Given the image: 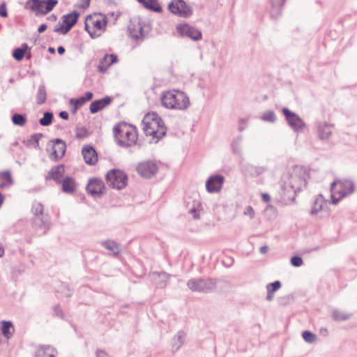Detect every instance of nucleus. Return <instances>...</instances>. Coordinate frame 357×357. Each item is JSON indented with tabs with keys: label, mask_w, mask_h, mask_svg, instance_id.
Wrapping results in <instances>:
<instances>
[{
	"label": "nucleus",
	"mask_w": 357,
	"mask_h": 357,
	"mask_svg": "<svg viewBox=\"0 0 357 357\" xmlns=\"http://www.w3.org/2000/svg\"><path fill=\"white\" fill-rule=\"evenodd\" d=\"M287 0H270L269 15L272 20L278 19L282 13V10Z\"/></svg>",
	"instance_id": "16"
},
{
	"label": "nucleus",
	"mask_w": 357,
	"mask_h": 357,
	"mask_svg": "<svg viewBox=\"0 0 357 357\" xmlns=\"http://www.w3.org/2000/svg\"><path fill=\"white\" fill-rule=\"evenodd\" d=\"M282 113L289 126L295 132H300L307 128L305 121L295 112L287 107L282 109Z\"/></svg>",
	"instance_id": "7"
},
{
	"label": "nucleus",
	"mask_w": 357,
	"mask_h": 357,
	"mask_svg": "<svg viewBox=\"0 0 357 357\" xmlns=\"http://www.w3.org/2000/svg\"><path fill=\"white\" fill-rule=\"evenodd\" d=\"M60 183H61L63 192L66 193L71 194L74 192L76 189V183L71 176H66Z\"/></svg>",
	"instance_id": "23"
},
{
	"label": "nucleus",
	"mask_w": 357,
	"mask_h": 357,
	"mask_svg": "<svg viewBox=\"0 0 357 357\" xmlns=\"http://www.w3.org/2000/svg\"><path fill=\"white\" fill-rule=\"evenodd\" d=\"M112 102V98L108 96L101 99L93 100L91 102L89 106L90 112L91 114H96L110 105Z\"/></svg>",
	"instance_id": "19"
},
{
	"label": "nucleus",
	"mask_w": 357,
	"mask_h": 357,
	"mask_svg": "<svg viewBox=\"0 0 357 357\" xmlns=\"http://www.w3.org/2000/svg\"><path fill=\"white\" fill-rule=\"evenodd\" d=\"M197 209L194 206L191 209H190L189 213L193 215L194 219H199V216L197 213Z\"/></svg>",
	"instance_id": "57"
},
{
	"label": "nucleus",
	"mask_w": 357,
	"mask_h": 357,
	"mask_svg": "<svg viewBox=\"0 0 357 357\" xmlns=\"http://www.w3.org/2000/svg\"><path fill=\"white\" fill-rule=\"evenodd\" d=\"M240 123V126H239V128H238V130L240 132H242L245 130V127L243 126V124H245L246 123V121L243 119H241L239 121Z\"/></svg>",
	"instance_id": "59"
},
{
	"label": "nucleus",
	"mask_w": 357,
	"mask_h": 357,
	"mask_svg": "<svg viewBox=\"0 0 357 357\" xmlns=\"http://www.w3.org/2000/svg\"><path fill=\"white\" fill-rule=\"evenodd\" d=\"M13 183V179L9 171L0 173V187L5 188Z\"/></svg>",
	"instance_id": "33"
},
{
	"label": "nucleus",
	"mask_w": 357,
	"mask_h": 357,
	"mask_svg": "<svg viewBox=\"0 0 357 357\" xmlns=\"http://www.w3.org/2000/svg\"><path fill=\"white\" fill-rule=\"evenodd\" d=\"M342 198H340V196L338 198H336L335 195H331V202L333 204H337Z\"/></svg>",
	"instance_id": "61"
},
{
	"label": "nucleus",
	"mask_w": 357,
	"mask_h": 357,
	"mask_svg": "<svg viewBox=\"0 0 357 357\" xmlns=\"http://www.w3.org/2000/svg\"><path fill=\"white\" fill-rule=\"evenodd\" d=\"M1 331L2 335L7 339H10L13 336L14 332V327L10 321H1L0 322Z\"/></svg>",
	"instance_id": "27"
},
{
	"label": "nucleus",
	"mask_w": 357,
	"mask_h": 357,
	"mask_svg": "<svg viewBox=\"0 0 357 357\" xmlns=\"http://www.w3.org/2000/svg\"><path fill=\"white\" fill-rule=\"evenodd\" d=\"M59 116L63 120H68L69 119V114L66 111H61Z\"/></svg>",
	"instance_id": "56"
},
{
	"label": "nucleus",
	"mask_w": 357,
	"mask_h": 357,
	"mask_svg": "<svg viewBox=\"0 0 357 357\" xmlns=\"http://www.w3.org/2000/svg\"><path fill=\"white\" fill-rule=\"evenodd\" d=\"M308 177L306 169L303 166L296 165L289 177V188L296 195L303 188H306Z\"/></svg>",
	"instance_id": "5"
},
{
	"label": "nucleus",
	"mask_w": 357,
	"mask_h": 357,
	"mask_svg": "<svg viewBox=\"0 0 357 357\" xmlns=\"http://www.w3.org/2000/svg\"><path fill=\"white\" fill-rule=\"evenodd\" d=\"M317 132L320 139H327L332 134L331 126L326 122L321 123L318 126Z\"/></svg>",
	"instance_id": "25"
},
{
	"label": "nucleus",
	"mask_w": 357,
	"mask_h": 357,
	"mask_svg": "<svg viewBox=\"0 0 357 357\" xmlns=\"http://www.w3.org/2000/svg\"><path fill=\"white\" fill-rule=\"evenodd\" d=\"M105 179L111 188L117 190L124 188L128 184L127 174L120 169L109 170L105 175Z\"/></svg>",
	"instance_id": "6"
},
{
	"label": "nucleus",
	"mask_w": 357,
	"mask_h": 357,
	"mask_svg": "<svg viewBox=\"0 0 357 357\" xmlns=\"http://www.w3.org/2000/svg\"><path fill=\"white\" fill-rule=\"evenodd\" d=\"M118 56L115 54H106L102 59H100V63L98 66V71L104 73L107 71V68L112 65L117 63Z\"/></svg>",
	"instance_id": "18"
},
{
	"label": "nucleus",
	"mask_w": 357,
	"mask_h": 357,
	"mask_svg": "<svg viewBox=\"0 0 357 357\" xmlns=\"http://www.w3.org/2000/svg\"><path fill=\"white\" fill-rule=\"evenodd\" d=\"M114 137L116 144L124 148L135 144L137 133L135 127L126 122L116 123L113 128Z\"/></svg>",
	"instance_id": "2"
},
{
	"label": "nucleus",
	"mask_w": 357,
	"mask_h": 357,
	"mask_svg": "<svg viewBox=\"0 0 357 357\" xmlns=\"http://www.w3.org/2000/svg\"><path fill=\"white\" fill-rule=\"evenodd\" d=\"M160 100L162 105L169 109L183 111L190 105L187 93L178 89L163 91Z\"/></svg>",
	"instance_id": "1"
},
{
	"label": "nucleus",
	"mask_w": 357,
	"mask_h": 357,
	"mask_svg": "<svg viewBox=\"0 0 357 357\" xmlns=\"http://www.w3.org/2000/svg\"><path fill=\"white\" fill-rule=\"evenodd\" d=\"M54 315L61 319H65V314L63 312L61 305L59 304H56L53 306Z\"/></svg>",
	"instance_id": "47"
},
{
	"label": "nucleus",
	"mask_w": 357,
	"mask_h": 357,
	"mask_svg": "<svg viewBox=\"0 0 357 357\" xmlns=\"http://www.w3.org/2000/svg\"><path fill=\"white\" fill-rule=\"evenodd\" d=\"M56 351L50 345H40L38 350L36 352V357H55Z\"/></svg>",
	"instance_id": "24"
},
{
	"label": "nucleus",
	"mask_w": 357,
	"mask_h": 357,
	"mask_svg": "<svg viewBox=\"0 0 357 357\" xmlns=\"http://www.w3.org/2000/svg\"><path fill=\"white\" fill-rule=\"evenodd\" d=\"M169 11L178 16L188 17L192 13V8L183 0H172L168 4Z\"/></svg>",
	"instance_id": "11"
},
{
	"label": "nucleus",
	"mask_w": 357,
	"mask_h": 357,
	"mask_svg": "<svg viewBox=\"0 0 357 357\" xmlns=\"http://www.w3.org/2000/svg\"><path fill=\"white\" fill-rule=\"evenodd\" d=\"M136 170L140 176L151 178L157 174L158 166L154 161L146 160L139 162L136 167Z\"/></svg>",
	"instance_id": "12"
},
{
	"label": "nucleus",
	"mask_w": 357,
	"mask_h": 357,
	"mask_svg": "<svg viewBox=\"0 0 357 357\" xmlns=\"http://www.w3.org/2000/svg\"><path fill=\"white\" fill-rule=\"evenodd\" d=\"M91 21V23L93 24V27L96 29L99 30V31H105V27L107 24V19L105 16L102 19H94L93 17V20Z\"/></svg>",
	"instance_id": "38"
},
{
	"label": "nucleus",
	"mask_w": 357,
	"mask_h": 357,
	"mask_svg": "<svg viewBox=\"0 0 357 357\" xmlns=\"http://www.w3.org/2000/svg\"><path fill=\"white\" fill-rule=\"evenodd\" d=\"M53 118V113L47 111L43 113V116L39 119L38 122L42 126H49L52 124Z\"/></svg>",
	"instance_id": "37"
},
{
	"label": "nucleus",
	"mask_w": 357,
	"mask_h": 357,
	"mask_svg": "<svg viewBox=\"0 0 357 357\" xmlns=\"http://www.w3.org/2000/svg\"><path fill=\"white\" fill-rule=\"evenodd\" d=\"M31 213L33 215L32 227L40 231V235L45 234L50 229L51 220L48 213L44 212V206L41 202H33L31 206Z\"/></svg>",
	"instance_id": "3"
},
{
	"label": "nucleus",
	"mask_w": 357,
	"mask_h": 357,
	"mask_svg": "<svg viewBox=\"0 0 357 357\" xmlns=\"http://www.w3.org/2000/svg\"><path fill=\"white\" fill-rule=\"evenodd\" d=\"M354 191V183L352 181L344 180L339 181V189L336 192L340 195V198L353 193Z\"/></svg>",
	"instance_id": "22"
},
{
	"label": "nucleus",
	"mask_w": 357,
	"mask_h": 357,
	"mask_svg": "<svg viewBox=\"0 0 357 357\" xmlns=\"http://www.w3.org/2000/svg\"><path fill=\"white\" fill-rule=\"evenodd\" d=\"M37 104H43L47 99L46 89L44 84H40L36 95Z\"/></svg>",
	"instance_id": "36"
},
{
	"label": "nucleus",
	"mask_w": 357,
	"mask_h": 357,
	"mask_svg": "<svg viewBox=\"0 0 357 357\" xmlns=\"http://www.w3.org/2000/svg\"><path fill=\"white\" fill-rule=\"evenodd\" d=\"M244 215H248L251 219H252L255 217V211L253 208L251 206H246L244 211Z\"/></svg>",
	"instance_id": "49"
},
{
	"label": "nucleus",
	"mask_w": 357,
	"mask_h": 357,
	"mask_svg": "<svg viewBox=\"0 0 357 357\" xmlns=\"http://www.w3.org/2000/svg\"><path fill=\"white\" fill-rule=\"evenodd\" d=\"M261 119L264 121L268 122V123H275L277 121V116L275 115V113L272 110H268L265 111L261 116Z\"/></svg>",
	"instance_id": "41"
},
{
	"label": "nucleus",
	"mask_w": 357,
	"mask_h": 357,
	"mask_svg": "<svg viewBox=\"0 0 357 357\" xmlns=\"http://www.w3.org/2000/svg\"><path fill=\"white\" fill-rule=\"evenodd\" d=\"M185 336V333L182 330L178 331L177 333L174 335V340L175 342V345H177V349L180 348L183 345Z\"/></svg>",
	"instance_id": "44"
},
{
	"label": "nucleus",
	"mask_w": 357,
	"mask_h": 357,
	"mask_svg": "<svg viewBox=\"0 0 357 357\" xmlns=\"http://www.w3.org/2000/svg\"><path fill=\"white\" fill-rule=\"evenodd\" d=\"M266 170V169L264 167L255 166L249 163L241 167V172L244 175L253 178L262 174Z\"/></svg>",
	"instance_id": "20"
},
{
	"label": "nucleus",
	"mask_w": 357,
	"mask_h": 357,
	"mask_svg": "<svg viewBox=\"0 0 357 357\" xmlns=\"http://www.w3.org/2000/svg\"><path fill=\"white\" fill-rule=\"evenodd\" d=\"M51 142L53 143V151L50 158L52 161L57 162L64 156L66 151V144L65 141L59 138L52 139Z\"/></svg>",
	"instance_id": "14"
},
{
	"label": "nucleus",
	"mask_w": 357,
	"mask_h": 357,
	"mask_svg": "<svg viewBox=\"0 0 357 357\" xmlns=\"http://www.w3.org/2000/svg\"><path fill=\"white\" fill-rule=\"evenodd\" d=\"M105 183L102 179L91 178L86 186V192L93 197H100L105 193Z\"/></svg>",
	"instance_id": "13"
},
{
	"label": "nucleus",
	"mask_w": 357,
	"mask_h": 357,
	"mask_svg": "<svg viewBox=\"0 0 357 357\" xmlns=\"http://www.w3.org/2000/svg\"><path fill=\"white\" fill-rule=\"evenodd\" d=\"M303 340L307 343H313L317 340V335L310 331H305L302 333Z\"/></svg>",
	"instance_id": "45"
},
{
	"label": "nucleus",
	"mask_w": 357,
	"mask_h": 357,
	"mask_svg": "<svg viewBox=\"0 0 357 357\" xmlns=\"http://www.w3.org/2000/svg\"><path fill=\"white\" fill-rule=\"evenodd\" d=\"M159 120L160 121V116L154 112L147 113L142 119L143 126H147V123H152L155 121Z\"/></svg>",
	"instance_id": "43"
},
{
	"label": "nucleus",
	"mask_w": 357,
	"mask_h": 357,
	"mask_svg": "<svg viewBox=\"0 0 357 357\" xmlns=\"http://www.w3.org/2000/svg\"><path fill=\"white\" fill-rule=\"evenodd\" d=\"M225 177L221 174L210 176L206 181V190L210 193L219 192L222 187Z\"/></svg>",
	"instance_id": "15"
},
{
	"label": "nucleus",
	"mask_w": 357,
	"mask_h": 357,
	"mask_svg": "<svg viewBox=\"0 0 357 357\" xmlns=\"http://www.w3.org/2000/svg\"><path fill=\"white\" fill-rule=\"evenodd\" d=\"M0 16L2 17H6L8 16L6 3L4 2L0 5Z\"/></svg>",
	"instance_id": "51"
},
{
	"label": "nucleus",
	"mask_w": 357,
	"mask_h": 357,
	"mask_svg": "<svg viewBox=\"0 0 357 357\" xmlns=\"http://www.w3.org/2000/svg\"><path fill=\"white\" fill-rule=\"evenodd\" d=\"M243 141V136L238 135L236 137H235L231 144V147L233 153L241 155H242V149H241V143Z\"/></svg>",
	"instance_id": "30"
},
{
	"label": "nucleus",
	"mask_w": 357,
	"mask_h": 357,
	"mask_svg": "<svg viewBox=\"0 0 357 357\" xmlns=\"http://www.w3.org/2000/svg\"><path fill=\"white\" fill-rule=\"evenodd\" d=\"M64 165H58L52 167L50 171L46 175V180H54L56 183H60L62 180L61 178L64 175Z\"/></svg>",
	"instance_id": "21"
},
{
	"label": "nucleus",
	"mask_w": 357,
	"mask_h": 357,
	"mask_svg": "<svg viewBox=\"0 0 357 357\" xmlns=\"http://www.w3.org/2000/svg\"><path fill=\"white\" fill-rule=\"evenodd\" d=\"M43 137V135L42 133H34L31 135L30 139L24 141V144L26 147L33 146V147L36 149L39 146V141Z\"/></svg>",
	"instance_id": "32"
},
{
	"label": "nucleus",
	"mask_w": 357,
	"mask_h": 357,
	"mask_svg": "<svg viewBox=\"0 0 357 357\" xmlns=\"http://www.w3.org/2000/svg\"><path fill=\"white\" fill-rule=\"evenodd\" d=\"M268 251V247L267 245H263L260 248V252L261 254H266Z\"/></svg>",
	"instance_id": "64"
},
{
	"label": "nucleus",
	"mask_w": 357,
	"mask_h": 357,
	"mask_svg": "<svg viewBox=\"0 0 357 357\" xmlns=\"http://www.w3.org/2000/svg\"><path fill=\"white\" fill-rule=\"evenodd\" d=\"M143 6L148 10L156 13L162 11V6L158 3V0H146Z\"/></svg>",
	"instance_id": "35"
},
{
	"label": "nucleus",
	"mask_w": 357,
	"mask_h": 357,
	"mask_svg": "<svg viewBox=\"0 0 357 357\" xmlns=\"http://www.w3.org/2000/svg\"><path fill=\"white\" fill-rule=\"evenodd\" d=\"M261 199H262V201H263L264 202L267 203V202H270V201H271V196H270V195H269V194H268V193H266V192H265V193H263V194L261 195Z\"/></svg>",
	"instance_id": "58"
},
{
	"label": "nucleus",
	"mask_w": 357,
	"mask_h": 357,
	"mask_svg": "<svg viewBox=\"0 0 357 357\" xmlns=\"http://www.w3.org/2000/svg\"><path fill=\"white\" fill-rule=\"evenodd\" d=\"M82 153L87 165H94L96 164L98 161V153L91 145H84L82 148Z\"/></svg>",
	"instance_id": "17"
},
{
	"label": "nucleus",
	"mask_w": 357,
	"mask_h": 357,
	"mask_svg": "<svg viewBox=\"0 0 357 357\" xmlns=\"http://www.w3.org/2000/svg\"><path fill=\"white\" fill-rule=\"evenodd\" d=\"M101 245L108 250L112 251L113 256L116 257L120 253L119 244L112 240H106L101 242Z\"/></svg>",
	"instance_id": "29"
},
{
	"label": "nucleus",
	"mask_w": 357,
	"mask_h": 357,
	"mask_svg": "<svg viewBox=\"0 0 357 357\" xmlns=\"http://www.w3.org/2000/svg\"><path fill=\"white\" fill-rule=\"evenodd\" d=\"M157 123L158 121H155L154 122L147 123V126H143V130L146 135L152 136L153 138L158 137L157 135Z\"/></svg>",
	"instance_id": "31"
},
{
	"label": "nucleus",
	"mask_w": 357,
	"mask_h": 357,
	"mask_svg": "<svg viewBox=\"0 0 357 357\" xmlns=\"http://www.w3.org/2000/svg\"><path fill=\"white\" fill-rule=\"evenodd\" d=\"M67 292L65 294L66 297H70L73 294V290L70 289L68 285L66 287Z\"/></svg>",
	"instance_id": "63"
},
{
	"label": "nucleus",
	"mask_w": 357,
	"mask_h": 357,
	"mask_svg": "<svg viewBox=\"0 0 357 357\" xmlns=\"http://www.w3.org/2000/svg\"><path fill=\"white\" fill-rule=\"evenodd\" d=\"M30 48L26 43H23L20 47H16L13 51V58L17 61H21L28 50Z\"/></svg>",
	"instance_id": "28"
},
{
	"label": "nucleus",
	"mask_w": 357,
	"mask_h": 357,
	"mask_svg": "<svg viewBox=\"0 0 357 357\" xmlns=\"http://www.w3.org/2000/svg\"><path fill=\"white\" fill-rule=\"evenodd\" d=\"M220 279L211 278H191L187 282V287L192 291L208 294L215 291Z\"/></svg>",
	"instance_id": "4"
},
{
	"label": "nucleus",
	"mask_w": 357,
	"mask_h": 357,
	"mask_svg": "<svg viewBox=\"0 0 357 357\" xmlns=\"http://www.w3.org/2000/svg\"><path fill=\"white\" fill-rule=\"evenodd\" d=\"M11 121L15 126H24L27 121L26 115L25 114L15 113L11 117Z\"/></svg>",
	"instance_id": "34"
},
{
	"label": "nucleus",
	"mask_w": 357,
	"mask_h": 357,
	"mask_svg": "<svg viewBox=\"0 0 357 357\" xmlns=\"http://www.w3.org/2000/svg\"><path fill=\"white\" fill-rule=\"evenodd\" d=\"M291 264L294 267H300L302 266L303 261L301 257L299 255H294L291 257Z\"/></svg>",
	"instance_id": "48"
},
{
	"label": "nucleus",
	"mask_w": 357,
	"mask_h": 357,
	"mask_svg": "<svg viewBox=\"0 0 357 357\" xmlns=\"http://www.w3.org/2000/svg\"><path fill=\"white\" fill-rule=\"evenodd\" d=\"M57 3V0H29L26 2L25 7L45 15L52 10Z\"/></svg>",
	"instance_id": "8"
},
{
	"label": "nucleus",
	"mask_w": 357,
	"mask_h": 357,
	"mask_svg": "<svg viewBox=\"0 0 357 357\" xmlns=\"http://www.w3.org/2000/svg\"><path fill=\"white\" fill-rule=\"evenodd\" d=\"M47 26L45 24H42L38 28V33H42L47 29Z\"/></svg>",
	"instance_id": "60"
},
{
	"label": "nucleus",
	"mask_w": 357,
	"mask_h": 357,
	"mask_svg": "<svg viewBox=\"0 0 357 357\" xmlns=\"http://www.w3.org/2000/svg\"><path fill=\"white\" fill-rule=\"evenodd\" d=\"M96 357H110L105 351L97 349L96 351Z\"/></svg>",
	"instance_id": "55"
},
{
	"label": "nucleus",
	"mask_w": 357,
	"mask_h": 357,
	"mask_svg": "<svg viewBox=\"0 0 357 357\" xmlns=\"http://www.w3.org/2000/svg\"><path fill=\"white\" fill-rule=\"evenodd\" d=\"M350 317V314L344 313L338 310H333L332 312L333 319L335 321H346L348 320Z\"/></svg>",
	"instance_id": "39"
},
{
	"label": "nucleus",
	"mask_w": 357,
	"mask_h": 357,
	"mask_svg": "<svg viewBox=\"0 0 357 357\" xmlns=\"http://www.w3.org/2000/svg\"><path fill=\"white\" fill-rule=\"evenodd\" d=\"M326 202L323 195H318L313 202L312 207L310 211V214L312 215H317L318 212L323 210L324 206L326 205Z\"/></svg>",
	"instance_id": "26"
},
{
	"label": "nucleus",
	"mask_w": 357,
	"mask_h": 357,
	"mask_svg": "<svg viewBox=\"0 0 357 357\" xmlns=\"http://www.w3.org/2000/svg\"><path fill=\"white\" fill-rule=\"evenodd\" d=\"M65 52L66 49L63 46L60 45L57 47V52L59 53V54L63 55L65 53Z\"/></svg>",
	"instance_id": "62"
},
{
	"label": "nucleus",
	"mask_w": 357,
	"mask_h": 357,
	"mask_svg": "<svg viewBox=\"0 0 357 357\" xmlns=\"http://www.w3.org/2000/svg\"><path fill=\"white\" fill-rule=\"evenodd\" d=\"M93 93L91 91H87L84 93V96H80L79 98L84 99L83 102L85 103L86 101L91 100L93 98Z\"/></svg>",
	"instance_id": "53"
},
{
	"label": "nucleus",
	"mask_w": 357,
	"mask_h": 357,
	"mask_svg": "<svg viewBox=\"0 0 357 357\" xmlns=\"http://www.w3.org/2000/svg\"><path fill=\"white\" fill-rule=\"evenodd\" d=\"M87 130L85 128H82L79 129V131L76 133L77 139H82L86 136Z\"/></svg>",
	"instance_id": "50"
},
{
	"label": "nucleus",
	"mask_w": 357,
	"mask_h": 357,
	"mask_svg": "<svg viewBox=\"0 0 357 357\" xmlns=\"http://www.w3.org/2000/svg\"><path fill=\"white\" fill-rule=\"evenodd\" d=\"M281 287V282L279 280L274 281L273 282L269 283L266 285L267 291L274 293L277 291Z\"/></svg>",
	"instance_id": "46"
},
{
	"label": "nucleus",
	"mask_w": 357,
	"mask_h": 357,
	"mask_svg": "<svg viewBox=\"0 0 357 357\" xmlns=\"http://www.w3.org/2000/svg\"><path fill=\"white\" fill-rule=\"evenodd\" d=\"M144 36L143 33V27L140 24H139V33L132 34V38H134L135 40H138V39L144 38Z\"/></svg>",
	"instance_id": "52"
},
{
	"label": "nucleus",
	"mask_w": 357,
	"mask_h": 357,
	"mask_svg": "<svg viewBox=\"0 0 357 357\" xmlns=\"http://www.w3.org/2000/svg\"><path fill=\"white\" fill-rule=\"evenodd\" d=\"M176 29L181 37H186L194 41H198L202 38L201 31L188 24H179Z\"/></svg>",
	"instance_id": "10"
},
{
	"label": "nucleus",
	"mask_w": 357,
	"mask_h": 357,
	"mask_svg": "<svg viewBox=\"0 0 357 357\" xmlns=\"http://www.w3.org/2000/svg\"><path fill=\"white\" fill-rule=\"evenodd\" d=\"M79 15L80 13L75 10H73L72 12L68 14L63 15V24L60 26L56 27L54 31L56 33H60L63 35L67 34L71 30V29L76 24Z\"/></svg>",
	"instance_id": "9"
},
{
	"label": "nucleus",
	"mask_w": 357,
	"mask_h": 357,
	"mask_svg": "<svg viewBox=\"0 0 357 357\" xmlns=\"http://www.w3.org/2000/svg\"><path fill=\"white\" fill-rule=\"evenodd\" d=\"M93 20V17L91 15H89L86 16V20H85V22H84V30L89 33L91 30H90V27L87 23L88 21H90V20Z\"/></svg>",
	"instance_id": "54"
},
{
	"label": "nucleus",
	"mask_w": 357,
	"mask_h": 357,
	"mask_svg": "<svg viewBox=\"0 0 357 357\" xmlns=\"http://www.w3.org/2000/svg\"><path fill=\"white\" fill-rule=\"evenodd\" d=\"M157 121H158V123H157V135L158 137H155L157 139L158 142L159 139H162L164 136H165L167 133V128L165 125V123L162 118L160 117V121L157 119Z\"/></svg>",
	"instance_id": "42"
},
{
	"label": "nucleus",
	"mask_w": 357,
	"mask_h": 357,
	"mask_svg": "<svg viewBox=\"0 0 357 357\" xmlns=\"http://www.w3.org/2000/svg\"><path fill=\"white\" fill-rule=\"evenodd\" d=\"M82 98H70L69 100L70 105L72 106L71 112L75 114L77 110L85 103L83 102Z\"/></svg>",
	"instance_id": "40"
}]
</instances>
